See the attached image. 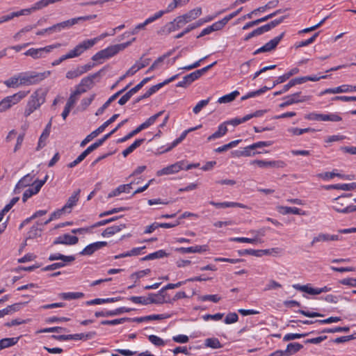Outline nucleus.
<instances>
[{
    "instance_id": "nucleus-1",
    "label": "nucleus",
    "mask_w": 356,
    "mask_h": 356,
    "mask_svg": "<svg viewBox=\"0 0 356 356\" xmlns=\"http://www.w3.org/2000/svg\"><path fill=\"white\" fill-rule=\"evenodd\" d=\"M47 94V90L40 88L31 95L24 111V115L26 117L29 116L45 102Z\"/></svg>"
},
{
    "instance_id": "nucleus-2",
    "label": "nucleus",
    "mask_w": 356,
    "mask_h": 356,
    "mask_svg": "<svg viewBox=\"0 0 356 356\" xmlns=\"http://www.w3.org/2000/svg\"><path fill=\"white\" fill-rule=\"evenodd\" d=\"M135 40L136 38H134L131 41L122 44L109 46L107 48L96 53L94 56H92V60L94 61H97L101 59L109 58L117 54L119 51L124 50L125 48L129 46L131 44V42Z\"/></svg>"
},
{
    "instance_id": "nucleus-3",
    "label": "nucleus",
    "mask_w": 356,
    "mask_h": 356,
    "mask_svg": "<svg viewBox=\"0 0 356 356\" xmlns=\"http://www.w3.org/2000/svg\"><path fill=\"white\" fill-rule=\"evenodd\" d=\"M50 71L44 72H29L19 74V84L22 86H30L38 83L50 75Z\"/></svg>"
},
{
    "instance_id": "nucleus-4",
    "label": "nucleus",
    "mask_w": 356,
    "mask_h": 356,
    "mask_svg": "<svg viewBox=\"0 0 356 356\" xmlns=\"http://www.w3.org/2000/svg\"><path fill=\"white\" fill-rule=\"evenodd\" d=\"M217 61H214L211 64L195 72L190 73L189 74L186 75L183 77L182 81L178 82L176 85L177 87L181 88H187L190 86L193 81L198 79L201 77L204 74H205L208 70H209L211 67H213L215 65H216Z\"/></svg>"
},
{
    "instance_id": "nucleus-5",
    "label": "nucleus",
    "mask_w": 356,
    "mask_h": 356,
    "mask_svg": "<svg viewBox=\"0 0 356 356\" xmlns=\"http://www.w3.org/2000/svg\"><path fill=\"white\" fill-rule=\"evenodd\" d=\"M352 196L351 193L343 194L333 200L332 209L338 213H352V206L349 205L347 198Z\"/></svg>"
},
{
    "instance_id": "nucleus-6",
    "label": "nucleus",
    "mask_w": 356,
    "mask_h": 356,
    "mask_svg": "<svg viewBox=\"0 0 356 356\" xmlns=\"http://www.w3.org/2000/svg\"><path fill=\"white\" fill-rule=\"evenodd\" d=\"M29 92L19 91L13 95L8 96L0 102V112H4L11 108L12 106L19 102L24 99Z\"/></svg>"
},
{
    "instance_id": "nucleus-7",
    "label": "nucleus",
    "mask_w": 356,
    "mask_h": 356,
    "mask_svg": "<svg viewBox=\"0 0 356 356\" xmlns=\"http://www.w3.org/2000/svg\"><path fill=\"white\" fill-rule=\"evenodd\" d=\"M119 117V114H114L110 119L104 122L101 126H99L97 129L92 131L89 135H88L81 143V147H84L87 143H88L91 140L94 138L97 137L100 133L103 132L104 129L111 123L115 121V120Z\"/></svg>"
},
{
    "instance_id": "nucleus-8",
    "label": "nucleus",
    "mask_w": 356,
    "mask_h": 356,
    "mask_svg": "<svg viewBox=\"0 0 356 356\" xmlns=\"http://www.w3.org/2000/svg\"><path fill=\"white\" fill-rule=\"evenodd\" d=\"M60 43L49 45L44 47L35 49L31 48L24 53L26 56H31L34 59L42 58L44 54H48L51 51L52 49L60 47Z\"/></svg>"
},
{
    "instance_id": "nucleus-9",
    "label": "nucleus",
    "mask_w": 356,
    "mask_h": 356,
    "mask_svg": "<svg viewBox=\"0 0 356 356\" xmlns=\"http://www.w3.org/2000/svg\"><path fill=\"white\" fill-rule=\"evenodd\" d=\"M99 40V38H93L90 40H86L77 44L73 49L69 51L71 58H74L80 56L87 49L92 47L96 42Z\"/></svg>"
},
{
    "instance_id": "nucleus-10",
    "label": "nucleus",
    "mask_w": 356,
    "mask_h": 356,
    "mask_svg": "<svg viewBox=\"0 0 356 356\" xmlns=\"http://www.w3.org/2000/svg\"><path fill=\"white\" fill-rule=\"evenodd\" d=\"M47 178H48V176L46 175L43 180L37 179V180L34 181L33 183V187L29 188L24 191L23 196H22V201L24 202H25L29 197H31L33 195L37 194L40 191L42 186L46 182Z\"/></svg>"
},
{
    "instance_id": "nucleus-11",
    "label": "nucleus",
    "mask_w": 356,
    "mask_h": 356,
    "mask_svg": "<svg viewBox=\"0 0 356 356\" xmlns=\"http://www.w3.org/2000/svg\"><path fill=\"white\" fill-rule=\"evenodd\" d=\"M106 67H104L98 72L82 79L79 83L80 86L83 88H85L86 90L91 89L95 85V79L101 77L102 76V73L106 69Z\"/></svg>"
},
{
    "instance_id": "nucleus-12",
    "label": "nucleus",
    "mask_w": 356,
    "mask_h": 356,
    "mask_svg": "<svg viewBox=\"0 0 356 356\" xmlns=\"http://www.w3.org/2000/svg\"><path fill=\"white\" fill-rule=\"evenodd\" d=\"M251 164H256L261 168H283L286 166V163L283 161H264L254 160Z\"/></svg>"
},
{
    "instance_id": "nucleus-13",
    "label": "nucleus",
    "mask_w": 356,
    "mask_h": 356,
    "mask_svg": "<svg viewBox=\"0 0 356 356\" xmlns=\"http://www.w3.org/2000/svg\"><path fill=\"white\" fill-rule=\"evenodd\" d=\"M301 94V92L293 93L291 95H289L286 97L284 99L286 100L280 104V108H284L287 106L291 105L293 104L299 103V102H303L307 100H309L311 97L310 96H304L302 97H300V95Z\"/></svg>"
},
{
    "instance_id": "nucleus-14",
    "label": "nucleus",
    "mask_w": 356,
    "mask_h": 356,
    "mask_svg": "<svg viewBox=\"0 0 356 356\" xmlns=\"http://www.w3.org/2000/svg\"><path fill=\"white\" fill-rule=\"evenodd\" d=\"M184 162L180 161L172 165H170L168 167H165L156 172L157 176H162L164 175H170L175 172H178L180 170L184 168Z\"/></svg>"
},
{
    "instance_id": "nucleus-15",
    "label": "nucleus",
    "mask_w": 356,
    "mask_h": 356,
    "mask_svg": "<svg viewBox=\"0 0 356 356\" xmlns=\"http://www.w3.org/2000/svg\"><path fill=\"white\" fill-rule=\"evenodd\" d=\"M131 311H132V309L127 308V307H119V308H117V309H115L114 310H111V311L96 312L95 313V316L97 318L113 316L120 315V314H123V313H127V312H129Z\"/></svg>"
},
{
    "instance_id": "nucleus-16",
    "label": "nucleus",
    "mask_w": 356,
    "mask_h": 356,
    "mask_svg": "<svg viewBox=\"0 0 356 356\" xmlns=\"http://www.w3.org/2000/svg\"><path fill=\"white\" fill-rule=\"evenodd\" d=\"M79 238L76 236H71L69 234H65L56 238L53 242L54 245H75L78 243Z\"/></svg>"
},
{
    "instance_id": "nucleus-17",
    "label": "nucleus",
    "mask_w": 356,
    "mask_h": 356,
    "mask_svg": "<svg viewBox=\"0 0 356 356\" xmlns=\"http://www.w3.org/2000/svg\"><path fill=\"white\" fill-rule=\"evenodd\" d=\"M356 91V86H349V85H342L334 88H327L321 92V95L332 93L337 94L341 92H347Z\"/></svg>"
},
{
    "instance_id": "nucleus-18",
    "label": "nucleus",
    "mask_w": 356,
    "mask_h": 356,
    "mask_svg": "<svg viewBox=\"0 0 356 356\" xmlns=\"http://www.w3.org/2000/svg\"><path fill=\"white\" fill-rule=\"evenodd\" d=\"M107 242L106 241H98L87 245L80 254L82 255H91L95 251L101 249L102 248L106 246Z\"/></svg>"
},
{
    "instance_id": "nucleus-19",
    "label": "nucleus",
    "mask_w": 356,
    "mask_h": 356,
    "mask_svg": "<svg viewBox=\"0 0 356 356\" xmlns=\"http://www.w3.org/2000/svg\"><path fill=\"white\" fill-rule=\"evenodd\" d=\"M208 250V246L207 245H196L188 248H177L175 249V251L180 252L181 254L186 253H201Z\"/></svg>"
},
{
    "instance_id": "nucleus-20",
    "label": "nucleus",
    "mask_w": 356,
    "mask_h": 356,
    "mask_svg": "<svg viewBox=\"0 0 356 356\" xmlns=\"http://www.w3.org/2000/svg\"><path fill=\"white\" fill-rule=\"evenodd\" d=\"M33 177L34 176L31 174H27L24 176L16 184L14 193H19L20 192V189L29 186L33 181Z\"/></svg>"
},
{
    "instance_id": "nucleus-21",
    "label": "nucleus",
    "mask_w": 356,
    "mask_h": 356,
    "mask_svg": "<svg viewBox=\"0 0 356 356\" xmlns=\"http://www.w3.org/2000/svg\"><path fill=\"white\" fill-rule=\"evenodd\" d=\"M51 121L52 118L49 120L48 124L46 125V127L43 130L38 141V147L36 148L37 150L40 149L42 147H43L45 145V140L49 137L50 134V130L51 127Z\"/></svg>"
},
{
    "instance_id": "nucleus-22",
    "label": "nucleus",
    "mask_w": 356,
    "mask_h": 356,
    "mask_svg": "<svg viewBox=\"0 0 356 356\" xmlns=\"http://www.w3.org/2000/svg\"><path fill=\"white\" fill-rule=\"evenodd\" d=\"M202 14V8L200 7L195 8L193 10H189L188 13L181 15L182 18L186 23L191 22L197 19Z\"/></svg>"
},
{
    "instance_id": "nucleus-23",
    "label": "nucleus",
    "mask_w": 356,
    "mask_h": 356,
    "mask_svg": "<svg viewBox=\"0 0 356 356\" xmlns=\"http://www.w3.org/2000/svg\"><path fill=\"white\" fill-rule=\"evenodd\" d=\"M125 227H126V224H124V223H120L117 225H113L112 227H107L102 232V236L104 237L113 236L115 234L120 232Z\"/></svg>"
},
{
    "instance_id": "nucleus-24",
    "label": "nucleus",
    "mask_w": 356,
    "mask_h": 356,
    "mask_svg": "<svg viewBox=\"0 0 356 356\" xmlns=\"http://www.w3.org/2000/svg\"><path fill=\"white\" fill-rule=\"evenodd\" d=\"M81 193V189H77L76 191L73 193V194L68 198L66 204L63 207V209L67 211V210L71 209L76 204V202L79 201V195Z\"/></svg>"
},
{
    "instance_id": "nucleus-25",
    "label": "nucleus",
    "mask_w": 356,
    "mask_h": 356,
    "mask_svg": "<svg viewBox=\"0 0 356 356\" xmlns=\"http://www.w3.org/2000/svg\"><path fill=\"white\" fill-rule=\"evenodd\" d=\"M133 182L119 186L115 190L108 193V197L111 198L120 195L122 193H129Z\"/></svg>"
},
{
    "instance_id": "nucleus-26",
    "label": "nucleus",
    "mask_w": 356,
    "mask_h": 356,
    "mask_svg": "<svg viewBox=\"0 0 356 356\" xmlns=\"http://www.w3.org/2000/svg\"><path fill=\"white\" fill-rule=\"evenodd\" d=\"M227 127L225 123L223 122L218 126V130L216 131H215L213 134H211V136H209L207 138V140L211 141L212 140L220 138V137L225 136L227 134Z\"/></svg>"
},
{
    "instance_id": "nucleus-27",
    "label": "nucleus",
    "mask_w": 356,
    "mask_h": 356,
    "mask_svg": "<svg viewBox=\"0 0 356 356\" xmlns=\"http://www.w3.org/2000/svg\"><path fill=\"white\" fill-rule=\"evenodd\" d=\"M122 93L123 90H119L118 92L113 95L111 97H110L99 108L97 109L95 115H102L105 111V109L107 108L108 106L111 104V102H113L118 97H119Z\"/></svg>"
},
{
    "instance_id": "nucleus-28",
    "label": "nucleus",
    "mask_w": 356,
    "mask_h": 356,
    "mask_svg": "<svg viewBox=\"0 0 356 356\" xmlns=\"http://www.w3.org/2000/svg\"><path fill=\"white\" fill-rule=\"evenodd\" d=\"M147 298L156 302H150V304H163V303H171V301L165 300V295L163 293H149Z\"/></svg>"
},
{
    "instance_id": "nucleus-29",
    "label": "nucleus",
    "mask_w": 356,
    "mask_h": 356,
    "mask_svg": "<svg viewBox=\"0 0 356 356\" xmlns=\"http://www.w3.org/2000/svg\"><path fill=\"white\" fill-rule=\"evenodd\" d=\"M20 337L4 338L0 340V351L4 348L11 347L15 345L19 340Z\"/></svg>"
},
{
    "instance_id": "nucleus-30",
    "label": "nucleus",
    "mask_w": 356,
    "mask_h": 356,
    "mask_svg": "<svg viewBox=\"0 0 356 356\" xmlns=\"http://www.w3.org/2000/svg\"><path fill=\"white\" fill-rule=\"evenodd\" d=\"M29 12V11L28 10H21L19 11L13 12L8 15L1 16L0 17V24L5 22H8V21L13 19L15 17H19L21 15H27V13Z\"/></svg>"
},
{
    "instance_id": "nucleus-31",
    "label": "nucleus",
    "mask_w": 356,
    "mask_h": 356,
    "mask_svg": "<svg viewBox=\"0 0 356 356\" xmlns=\"http://www.w3.org/2000/svg\"><path fill=\"white\" fill-rule=\"evenodd\" d=\"M145 138H140L136 140L130 146H129L122 152V154L123 156L127 157L129 154L133 152L137 147H140L145 142Z\"/></svg>"
},
{
    "instance_id": "nucleus-32",
    "label": "nucleus",
    "mask_w": 356,
    "mask_h": 356,
    "mask_svg": "<svg viewBox=\"0 0 356 356\" xmlns=\"http://www.w3.org/2000/svg\"><path fill=\"white\" fill-rule=\"evenodd\" d=\"M284 35V33H282L280 35L274 38L267 43L264 44L266 50L268 51H270L276 48V47L280 43V40L282 39L283 36Z\"/></svg>"
},
{
    "instance_id": "nucleus-33",
    "label": "nucleus",
    "mask_w": 356,
    "mask_h": 356,
    "mask_svg": "<svg viewBox=\"0 0 356 356\" xmlns=\"http://www.w3.org/2000/svg\"><path fill=\"white\" fill-rule=\"evenodd\" d=\"M49 261L61 260L64 262H72L75 260L74 256H65L60 253L52 254L49 257Z\"/></svg>"
},
{
    "instance_id": "nucleus-34",
    "label": "nucleus",
    "mask_w": 356,
    "mask_h": 356,
    "mask_svg": "<svg viewBox=\"0 0 356 356\" xmlns=\"http://www.w3.org/2000/svg\"><path fill=\"white\" fill-rule=\"evenodd\" d=\"M96 335V332H89L88 333H80V334H70L71 340H83L86 341L88 339H91L94 338V337Z\"/></svg>"
},
{
    "instance_id": "nucleus-35",
    "label": "nucleus",
    "mask_w": 356,
    "mask_h": 356,
    "mask_svg": "<svg viewBox=\"0 0 356 356\" xmlns=\"http://www.w3.org/2000/svg\"><path fill=\"white\" fill-rule=\"evenodd\" d=\"M174 23V21L167 23L165 25L161 28V29L158 31V33L160 35H168L172 31H177V29Z\"/></svg>"
},
{
    "instance_id": "nucleus-36",
    "label": "nucleus",
    "mask_w": 356,
    "mask_h": 356,
    "mask_svg": "<svg viewBox=\"0 0 356 356\" xmlns=\"http://www.w3.org/2000/svg\"><path fill=\"white\" fill-rule=\"evenodd\" d=\"M205 347L211 348L213 349L220 348L222 347V345L220 343V341L217 338H207L204 341Z\"/></svg>"
},
{
    "instance_id": "nucleus-37",
    "label": "nucleus",
    "mask_w": 356,
    "mask_h": 356,
    "mask_svg": "<svg viewBox=\"0 0 356 356\" xmlns=\"http://www.w3.org/2000/svg\"><path fill=\"white\" fill-rule=\"evenodd\" d=\"M239 95V92L238 90H234L232 92L225 95L221 97H220L218 100V102L220 104H225L232 102L235 99V98Z\"/></svg>"
},
{
    "instance_id": "nucleus-38",
    "label": "nucleus",
    "mask_w": 356,
    "mask_h": 356,
    "mask_svg": "<svg viewBox=\"0 0 356 356\" xmlns=\"http://www.w3.org/2000/svg\"><path fill=\"white\" fill-rule=\"evenodd\" d=\"M302 348H303V346L299 343H297V342L290 343L286 346V353H287L288 355L290 356V355L298 352Z\"/></svg>"
},
{
    "instance_id": "nucleus-39",
    "label": "nucleus",
    "mask_w": 356,
    "mask_h": 356,
    "mask_svg": "<svg viewBox=\"0 0 356 356\" xmlns=\"http://www.w3.org/2000/svg\"><path fill=\"white\" fill-rule=\"evenodd\" d=\"M279 211L282 214L293 213L296 215H302L304 213H301V210L297 207H280Z\"/></svg>"
},
{
    "instance_id": "nucleus-40",
    "label": "nucleus",
    "mask_w": 356,
    "mask_h": 356,
    "mask_svg": "<svg viewBox=\"0 0 356 356\" xmlns=\"http://www.w3.org/2000/svg\"><path fill=\"white\" fill-rule=\"evenodd\" d=\"M317 177H318L319 178H322L323 179H332L334 177L350 179V178H348L347 176L339 173H335L334 172H327L325 173H320L317 175Z\"/></svg>"
},
{
    "instance_id": "nucleus-41",
    "label": "nucleus",
    "mask_w": 356,
    "mask_h": 356,
    "mask_svg": "<svg viewBox=\"0 0 356 356\" xmlns=\"http://www.w3.org/2000/svg\"><path fill=\"white\" fill-rule=\"evenodd\" d=\"M59 296L63 300H74L82 298L83 293L81 292H68L62 293Z\"/></svg>"
},
{
    "instance_id": "nucleus-42",
    "label": "nucleus",
    "mask_w": 356,
    "mask_h": 356,
    "mask_svg": "<svg viewBox=\"0 0 356 356\" xmlns=\"http://www.w3.org/2000/svg\"><path fill=\"white\" fill-rule=\"evenodd\" d=\"M24 305V303L23 302H18L9 305L5 309H3L5 316L20 310Z\"/></svg>"
},
{
    "instance_id": "nucleus-43",
    "label": "nucleus",
    "mask_w": 356,
    "mask_h": 356,
    "mask_svg": "<svg viewBox=\"0 0 356 356\" xmlns=\"http://www.w3.org/2000/svg\"><path fill=\"white\" fill-rule=\"evenodd\" d=\"M200 26H201V22H198V21H197L196 22H195L193 24H189L183 31L178 33L177 35H176L175 36V38L179 39V38H182L185 34L189 33L192 30H193Z\"/></svg>"
},
{
    "instance_id": "nucleus-44",
    "label": "nucleus",
    "mask_w": 356,
    "mask_h": 356,
    "mask_svg": "<svg viewBox=\"0 0 356 356\" xmlns=\"http://www.w3.org/2000/svg\"><path fill=\"white\" fill-rule=\"evenodd\" d=\"M129 300L136 304H142L144 305H147L150 304V302H155L154 300H152L149 298L143 297V296H131L129 298Z\"/></svg>"
},
{
    "instance_id": "nucleus-45",
    "label": "nucleus",
    "mask_w": 356,
    "mask_h": 356,
    "mask_svg": "<svg viewBox=\"0 0 356 356\" xmlns=\"http://www.w3.org/2000/svg\"><path fill=\"white\" fill-rule=\"evenodd\" d=\"M4 84L8 88H17L19 86H22L19 84V74L17 76H12L11 78L5 81Z\"/></svg>"
},
{
    "instance_id": "nucleus-46",
    "label": "nucleus",
    "mask_w": 356,
    "mask_h": 356,
    "mask_svg": "<svg viewBox=\"0 0 356 356\" xmlns=\"http://www.w3.org/2000/svg\"><path fill=\"white\" fill-rule=\"evenodd\" d=\"M321 121L339 122L342 120L341 117L336 113L321 114Z\"/></svg>"
},
{
    "instance_id": "nucleus-47",
    "label": "nucleus",
    "mask_w": 356,
    "mask_h": 356,
    "mask_svg": "<svg viewBox=\"0 0 356 356\" xmlns=\"http://www.w3.org/2000/svg\"><path fill=\"white\" fill-rule=\"evenodd\" d=\"M129 318H127V317H124V318H118V319H114V320H104V321H101V324L102 325H118V324H121V323H123L124 322H126L127 321H129Z\"/></svg>"
},
{
    "instance_id": "nucleus-48",
    "label": "nucleus",
    "mask_w": 356,
    "mask_h": 356,
    "mask_svg": "<svg viewBox=\"0 0 356 356\" xmlns=\"http://www.w3.org/2000/svg\"><path fill=\"white\" fill-rule=\"evenodd\" d=\"M41 229H39L35 226H33L27 234L28 236L26 237V241H27L28 239L35 238L40 236L41 235Z\"/></svg>"
},
{
    "instance_id": "nucleus-49",
    "label": "nucleus",
    "mask_w": 356,
    "mask_h": 356,
    "mask_svg": "<svg viewBox=\"0 0 356 356\" xmlns=\"http://www.w3.org/2000/svg\"><path fill=\"white\" fill-rule=\"evenodd\" d=\"M350 330V327L348 326L345 327H336L334 328H325L323 330L321 333H334V332H348Z\"/></svg>"
},
{
    "instance_id": "nucleus-50",
    "label": "nucleus",
    "mask_w": 356,
    "mask_h": 356,
    "mask_svg": "<svg viewBox=\"0 0 356 356\" xmlns=\"http://www.w3.org/2000/svg\"><path fill=\"white\" fill-rule=\"evenodd\" d=\"M312 332H308V333H304V334H293V333L286 334L283 337V340L284 341H288L293 340L296 339H300V338L308 336L309 334H311Z\"/></svg>"
},
{
    "instance_id": "nucleus-51",
    "label": "nucleus",
    "mask_w": 356,
    "mask_h": 356,
    "mask_svg": "<svg viewBox=\"0 0 356 356\" xmlns=\"http://www.w3.org/2000/svg\"><path fill=\"white\" fill-rule=\"evenodd\" d=\"M74 24H74V22L72 18V19L56 24L57 30L58 31V32H60L63 29H68Z\"/></svg>"
},
{
    "instance_id": "nucleus-52",
    "label": "nucleus",
    "mask_w": 356,
    "mask_h": 356,
    "mask_svg": "<svg viewBox=\"0 0 356 356\" xmlns=\"http://www.w3.org/2000/svg\"><path fill=\"white\" fill-rule=\"evenodd\" d=\"M211 97L207 98V99H203L199 102L196 106L193 108V111L195 114H198L201 110L206 106L209 102H210Z\"/></svg>"
},
{
    "instance_id": "nucleus-53",
    "label": "nucleus",
    "mask_w": 356,
    "mask_h": 356,
    "mask_svg": "<svg viewBox=\"0 0 356 356\" xmlns=\"http://www.w3.org/2000/svg\"><path fill=\"white\" fill-rule=\"evenodd\" d=\"M330 241L329 240V234L321 233V234H318L316 236L313 238L311 245H314L316 243L325 242V241Z\"/></svg>"
},
{
    "instance_id": "nucleus-54",
    "label": "nucleus",
    "mask_w": 356,
    "mask_h": 356,
    "mask_svg": "<svg viewBox=\"0 0 356 356\" xmlns=\"http://www.w3.org/2000/svg\"><path fill=\"white\" fill-rule=\"evenodd\" d=\"M319 34V32H317L316 33H314L311 38H309V39L306 40H304V41H301L299 43H298L296 47V48H299V47H305V46H307L310 44H312V42H314L316 40V38L318 37Z\"/></svg>"
},
{
    "instance_id": "nucleus-55",
    "label": "nucleus",
    "mask_w": 356,
    "mask_h": 356,
    "mask_svg": "<svg viewBox=\"0 0 356 356\" xmlns=\"http://www.w3.org/2000/svg\"><path fill=\"white\" fill-rule=\"evenodd\" d=\"M232 241H236L240 243H256L257 242H260V241L257 238H250L245 237H236L230 239Z\"/></svg>"
},
{
    "instance_id": "nucleus-56",
    "label": "nucleus",
    "mask_w": 356,
    "mask_h": 356,
    "mask_svg": "<svg viewBox=\"0 0 356 356\" xmlns=\"http://www.w3.org/2000/svg\"><path fill=\"white\" fill-rule=\"evenodd\" d=\"M67 262L61 261L52 264L51 265L47 266L42 269L43 271H49V270H54L57 268H60L64 267L66 265Z\"/></svg>"
},
{
    "instance_id": "nucleus-57",
    "label": "nucleus",
    "mask_w": 356,
    "mask_h": 356,
    "mask_svg": "<svg viewBox=\"0 0 356 356\" xmlns=\"http://www.w3.org/2000/svg\"><path fill=\"white\" fill-rule=\"evenodd\" d=\"M101 145L98 143L97 141L94 143L93 144L90 145L89 147H88L81 154V155L83 159H85L90 153H91L92 151L100 147Z\"/></svg>"
},
{
    "instance_id": "nucleus-58",
    "label": "nucleus",
    "mask_w": 356,
    "mask_h": 356,
    "mask_svg": "<svg viewBox=\"0 0 356 356\" xmlns=\"http://www.w3.org/2000/svg\"><path fill=\"white\" fill-rule=\"evenodd\" d=\"M289 131L291 133H292L293 135L299 136V135H302L305 133L314 131L315 130L312 128H305V129L291 128Z\"/></svg>"
},
{
    "instance_id": "nucleus-59",
    "label": "nucleus",
    "mask_w": 356,
    "mask_h": 356,
    "mask_svg": "<svg viewBox=\"0 0 356 356\" xmlns=\"http://www.w3.org/2000/svg\"><path fill=\"white\" fill-rule=\"evenodd\" d=\"M198 299L201 301H212L213 302H218L220 300V297L218 295H204L199 296Z\"/></svg>"
},
{
    "instance_id": "nucleus-60",
    "label": "nucleus",
    "mask_w": 356,
    "mask_h": 356,
    "mask_svg": "<svg viewBox=\"0 0 356 356\" xmlns=\"http://www.w3.org/2000/svg\"><path fill=\"white\" fill-rule=\"evenodd\" d=\"M46 3L44 0H40L38 2H36L31 8H26V10H28L29 12L27 13V15L31 14L32 11L42 9L44 7H46Z\"/></svg>"
},
{
    "instance_id": "nucleus-61",
    "label": "nucleus",
    "mask_w": 356,
    "mask_h": 356,
    "mask_svg": "<svg viewBox=\"0 0 356 356\" xmlns=\"http://www.w3.org/2000/svg\"><path fill=\"white\" fill-rule=\"evenodd\" d=\"M356 189V183L353 182L350 184H338L337 190L343 191H353Z\"/></svg>"
},
{
    "instance_id": "nucleus-62",
    "label": "nucleus",
    "mask_w": 356,
    "mask_h": 356,
    "mask_svg": "<svg viewBox=\"0 0 356 356\" xmlns=\"http://www.w3.org/2000/svg\"><path fill=\"white\" fill-rule=\"evenodd\" d=\"M264 33V31L261 29V27H259L254 30H253L252 32L249 33L245 38H244V41H248L250 39H251L253 37H255V36H257V35H260L261 34Z\"/></svg>"
},
{
    "instance_id": "nucleus-63",
    "label": "nucleus",
    "mask_w": 356,
    "mask_h": 356,
    "mask_svg": "<svg viewBox=\"0 0 356 356\" xmlns=\"http://www.w3.org/2000/svg\"><path fill=\"white\" fill-rule=\"evenodd\" d=\"M148 339L155 346H163L165 345L164 341L156 335H149Z\"/></svg>"
},
{
    "instance_id": "nucleus-64",
    "label": "nucleus",
    "mask_w": 356,
    "mask_h": 356,
    "mask_svg": "<svg viewBox=\"0 0 356 356\" xmlns=\"http://www.w3.org/2000/svg\"><path fill=\"white\" fill-rule=\"evenodd\" d=\"M238 316L236 313H235V312L229 313L226 316V317L224 320V322L226 324H231V323H236L238 321Z\"/></svg>"
}]
</instances>
